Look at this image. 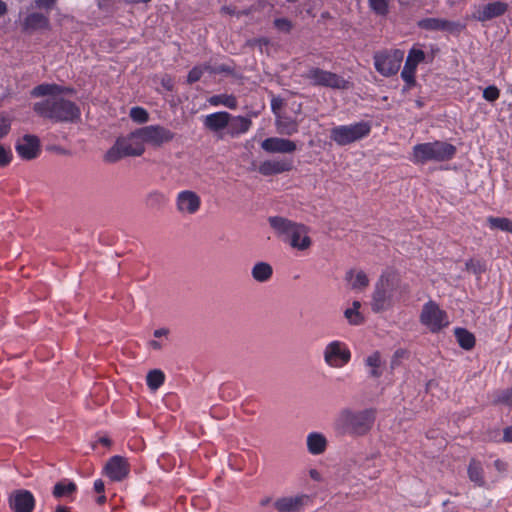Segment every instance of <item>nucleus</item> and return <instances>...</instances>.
<instances>
[{"mask_svg":"<svg viewBox=\"0 0 512 512\" xmlns=\"http://www.w3.org/2000/svg\"><path fill=\"white\" fill-rule=\"evenodd\" d=\"M65 89L57 84H40L33 88L34 97L47 98L34 104V111L41 117L54 122L73 123L80 119L81 110L77 104L63 97Z\"/></svg>","mask_w":512,"mask_h":512,"instance_id":"obj_1","label":"nucleus"},{"mask_svg":"<svg viewBox=\"0 0 512 512\" xmlns=\"http://www.w3.org/2000/svg\"><path fill=\"white\" fill-rule=\"evenodd\" d=\"M376 416L377 410L372 407L364 409L344 407L337 413L333 428L340 435L364 437L371 432Z\"/></svg>","mask_w":512,"mask_h":512,"instance_id":"obj_2","label":"nucleus"},{"mask_svg":"<svg viewBox=\"0 0 512 512\" xmlns=\"http://www.w3.org/2000/svg\"><path fill=\"white\" fill-rule=\"evenodd\" d=\"M268 222L277 238L292 249L306 251L311 247L309 228L304 224L282 216H271L268 218Z\"/></svg>","mask_w":512,"mask_h":512,"instance_id":"obj_3","label":"nucleus"},{"mask_svg":"<svg viewBox=\"0 0 512 512\" xmlns=\"http://www.w3.org/2000/svg\"><path fill=\"white\" fill-rule=\"evenodd\" d=\"M456 151L454 145L445 141L426 142L412 148L410 160L414 164L449 161L455 156Z\"/></svg>","mask_w":512,"mask_h":512,"instance_id":"obj_4","label":"nucleus"},{"mask_svg":"<svg viewBox=\"0 0 512 512\" xmlns=\"http://www.w3.org/2000/svg\"><path fill=\"white\" fill-rule=\"evenodd\" d=\"M402 292L400 278L397 274L392 272L382 274L372 296V310L381 312L388 309L397 294Z\"/></svg>","mask_w":512,"mask_h":512,"instance_id":"obj_5","label":"nucleus"},{"mask_svg":"<svg viewBox=\"0 0 512 512\" xmlns=\"http://www.w3.org/2000/svg\"><path fill=\"white\" fill-rule=\"evenodd\" d=\"M144 140L138 135V129L127 137L117 139L114 146L108 150L105 159L108 162H116L123 157L140 156L143 154Z\"/></svg>","mask_w":512,"mask_h":512,"instance_id":"obj_6","label":"nucleus"},{"mask_svg":"<svg viewBox=\"0 0 512 512\" xmlns=\"http://www.w3.org/2000/svg\"><path fill=\"white\" fill-rule=\"evenodd\" d=\"M371 132L368 121H359L348 125H338L330 130V139L339 146H346L367 137Z\"/></svg>","mask_w":512,"mask_h":512,"instance_id":"obj_7","label":"nucleus"},{"mask_svg":"<svg viewBox=\"0 0 512 512\" xmlns=\"http://www.w3.org/2000/svg\"><path fill=\"white\" fill-rule=\"evenodd\" d=\"M303 77L314 86H322L331 89H347L349 82L341 75L323 70L318 67L309 68Z\"/></svg>","mask_w":512,"mask_h":512,"instance_id":"obj_8","label":"nucleus"},{"mask_svg":"<svg viewBox=\"0 0 512 512\" xmlns=\"http://www.w3.org/2000/svg\"><path fill=\"white\" fill-rule=\"evenodd\" d=\"M404 53L401 50L381 51L374 55V67L384 77L395 75L401 66Z\"/></svg>","mask_w":512,"mask_h":512,"instance_id":"obj_9","label":"nucleus"},{"mask_svg":"<svg viewBox=\"0 0 512 512\" xmlns=\"http://www.w3.org/2000/svg\"><path fill=\"white\" fill-rule=\"evenodd\" d=\"M420 322L433 333L440 331L449 324L447 313L434 301H428L423 305Z\"/></svg>","mask_w":512,"mask_h":512,"instance_id":"obj_10","label":"nucleus"},{"mask_svg":"<svg viewBox=\"0 0 512 512\" xmlns=\"http://www.w3.org/2000/svg\"><path fill=\"white\" fill-rule=\"evenodd\" d=\"M323 357L329 367L342 368L350 361L351 352L344 342L334 340L325 346Z\"/></svg>","mask_w":512,"mask_h":512,"instance_id":"obj_11","label":"nucleus"},{"mask_svg":"<svg viewBox=\"0 0 512 512\" xmlns=\"http://www.w3.org/2000/svg\"><path fill=\"white\" fill-rule=\"evenodd\" d=\"M138 135L142 137L145 144L153 147H160L173 140L174 133L160 125H149L138 129Z\"/></svg>","mask_w":512,"mask_h":512,"instance_id":"obj_12","label":"nucleus"},{"mask_svg":"<svg viewBox=\"0 0 512 512\" xmlns=\"http://www.w3.org/2000/svg\"><path fill=\"white\" fill-rule=\"evenodd\" d=\"M508 4L501 1L490 2L475 8L472 17L479 22H487L504 15L508 11Z\"/></svg>","mask_w":512,"mask_h":512,"instance_id":"obj_13","label":"nucleus"},{"mask_svg":"<svg viewBox=\"0 0 512 512\" xmlns=\"http://www.w3.org/2000/svg\"><path fill=\"white\" fill-rule=\"evenodd\" d=\"M130 464L125 457L115 455L111 457L104 466V473L112 481H122L128 477Z\"/></svg>","mask_w":512,"mask_h":512,"instance_id":"obj_14","label":"nucleus"},{"mask_svg":"<svg viewBox=\"0 0 512 512\" xmlns=\"http://www.w3.org/2000/svg\"><path fill=\"white\" fill-rule=\"evenodd\" d=\"M201 206L200 196L191 190H183L177 194L176 208L179 213L193 215L197 213Z\"/></svg>","mask_w":512,"mask_h":512,"instance_id":"obj_15","label":"nucleus"},{"mask_svg":"<svg viewBox=\"0 0 512 512\" xmlns=\"http://www.w3.org/2000/svg\"><path fill=\"white\" fill-rule=\"evenodd\" d=\"M425 53L421 49L412 48L405 61V65L401 72L402 79L411 87L415 85V72L419 63L424 61Z\"/></svg>","mask_w":512,"mask_h":512,"instance_id":"obj_16","label":"nucleus"},{"mask_svg":"<svg viewBox=\"0 0 512 512\" xmlns=\"http://www.w3.org/2000/svg\"><path fill=\"white\" fill-rule=\"evenodd\" d=\"M418 28L426 31L460 32L464 27L455 21L443 18H423L417 22Z\"/></svg>","mask_w":512,"mask_h":512,"instance_id":"obj_17","label":"nucleus"},{"mask_svg":"<svg viewBox=\"0 0 512 512\" xmlns=\"http://www.w3.org/2000/svg\"><path fill=\"white\" fill-rule=\"evenodd\" d=\"M8 502L14 512H32L35 506L33 494L24 489L13 491L9 495Z\"/></svg>","mask_w":512,"mask_h":512,"instance_id":"obj_18","label":"nucleus"},{"mask_svg":"<svg viewBox=\"0 0 512 512\" xmlns=\"http://www.w3.org/2000/svg\"><path fill=\"white\" fill-rule=\"evenodd\" d=\"M15 150L24 160H32L40 153V140L35 135H25L17 140Z\"/></svg>","mask_w":512,"mask_h":512,"instance_id":"obj_19","label":"nucleus"},{"mask_svg":"<svg viewBox=\"0 0 512 512\" xmlns=\"http://www.w3.org/2000/svg\"><path fill=\"white\" fill-rule=\"evenodd\" d=\"M261 148L267 153H293L297 145L289 139L269 137L262 141Z\"/></svg>","mask_w":512,"mask_h":512,"instance_id":"obj_20","label":"nucleus"},{"mask_svg":"<svg viewBox=\"0 0 512 512\" xmlns=\"http://www.w3.org/2000/svg\"><path fill=\"white\" fill-rule=\"evenodd\" d=\"M308 500L307 495L289 496L276 500L274 505L279 512H300Z\"/></svg>","mask_w":512,"mask_h":512,"instance_id":"obj_21","label":"nucleus"},{"mask_svg":"<svg viewBox=\"0 0 512 512\" xmlns=\"http://www.w3.org/2000/svg\"><path fill=\"white\" fill-rule=\"evenodd\" d=\"M230 123V113L226 111H220L208 114L203 119V125L206 129L212 132H219L223 129H227V125Z\"/></svg>","mask_w":512,"mask_h":512,"instance_id":"obj_22","label":"nucleus"},{"mask_svg":"<svg viewBox=\"0 0 512 512\" xmlns=\"http://www.w3.org/2000/svg\"><path fill=\"white\" fill-rule=\"evenodd\" d=\"M292 163L287 160L273 159L262 162L258 168L260 174L270 176L290 171Z\"/></svg>","mask_w":512,"mask_h":512,"instance_id":"obj_23","label":"nucleus"},{"mask_svg":"<svg viewBox=\"0 0 512 512\" xmlns=\"http://www.w3.org/2000/svg\"><path fill=\"white\" fill-rule=\"evenodd\" d=\"M252 125V121L244 116H232L230 114V123L227 125V133L231 137H237L246 133Z\"/></svg>","mask_w":512,"mask_h":512,"instance_id":"obj_24","label":"nucleus"},{"mask_svg":"<svg viewBox=\"0 0 512 512\" xmlns=\"http://www.w3.org/2000/svg\"><path fill=\"white\" fill-rule=\"evenodd\" d=\"M468 478L478 487H486L487 482L484 477V468L482 463L472 458L467 467Z\"/></svg>","mask_w":512,"mask_h":512,"instance_id":"obj_25","label":"nucleus"},{"mask_svg":"<svg viewBox=\"0 0 512 512\" xmlns=\"http://www.w3.org/2000/svg\"><path fill=\"white\" fill-rule=\"evenodd\" d=\"M307 449L312 455H320L325 452L328 441L320 432H311L307 435Z\"/></svg>","mask_w":512,"mask_h":512,"instance_id":"obj_26","label":"nucleus"},{"mask_svg":"<svg viewBox=\"0 0 512 512\" xmlns=\"http://www.w3.org/2000/svg\"><path fill=\"white\" fill-rule=\"evenodd\" d=\"M49 27V18L38 12L30 13L23 21L24 30H38Z\"/></svg>","mask_w":512,"mask_h":512,"instance_id":"obj_27","label":"nucleus"},{"mask_svg":"<svg viewBox=\"0 0 512 512\" xmlns=\"http://www.w3.org/2000/svg\"><path fill=\"white\" fill-rule=\"evenodd\" d=\"M275 126L279 134L286 136L294 135L299 130L298 122L286 116H277Z\"/></svg>","mask_w":512,"mask_h":512,"instance_id":"obj_28","label":"nucleus"},{"mask_svg":"<svg viewBox=\"0 0 512 512\" xmlns=\"http://www.w3.org/2000/svg\"><path fill=\"white\" fill-rule=\"evenodd\" d=\"M251 275L256 282H268L273 275V268L267 262H257L251 269Z\"/></svg>","mask_w":512,"mask_h":512,"instance_id":"obj_29","label":"nucleus"},{"mask_svg":"<svg viewBox=\"0 0 512 512\" xmlns=\"http://www.w3.org/2000/svg\"><path fill=\"white\" fill-rule=\"evenodd\" d=\"M77 490L76 484L68 479L57 482L53 488V496L56 498L70 497Z\"/></svg>","mask_w":512,"mask_h":512,"instance_id":"obj_30","label":"nucleus"},{"mask_svg":"<svg viewBox=\"0 0 512 512\" xmlns=\"http://www.w3.org/2000/svg\"><path fill=\"white\" fill-rule=\"evenodd\" d=\"M361 303L359 301H354L352 307L347 308L344 311V317L347 319L348 323L351 325H361L364 322V317L360 313Z\"/></svg>","mask_w":512,"mask_h":512,"instance_id":"obj_31","label":"nucleus"},{"mask_svg":"<svg viewBox=\"0 0 512 512\" xmlns=\"http://www.w3.org/2000/svg\"><path fill=\"white\" fill-rule=\"evenodd\" d=\"M455 336L459 345L466 350H470L475 345V337L472 333L464 328H456Z\"/></svg>","mask_w":512,"mask_h":512,"instance_id":"obj_32","label":"nucleus"},{"mask_svg":"<svg viewBox=\"0 0 512 512\" xmlns=\"http://www.w3.org/2000/svg\"><path fill=\"white\" fill-rule=\"evenodd\" d=\"M208 103L212 106H220L223 105L230 109H236L237 100L233 95L220 94L213 95L208 99Z\"/></svg>","mask_w":512,"mask_h":512,"instance_id":"obj_33","label":"nucleus"},{"mask_svg":"<svg viewBox=\"0 0 512 512\" xmlns=\"http://www.w3.org/2000/svg\"><path fill=\"white\" fill-rule=\"evenodd\" d=\"M164 380L165 375L159 369L149 371L146 377L147 385L153 391L157 390L164 383Z\"/></svg>","mask_w":512,"mask_h":512,"instance_id":"obj_34","label":"nucleus"},{"mask_svg":"<svg viewBox=\"0 0 512 512\" xmlns=\"http://www.w3.org/2000/svg\"><path fill=\"white\" fill-rule=\"evenodd\" d=\"M353 275V271H349L346 276L347 279L352 281L351 286L353 289L362 290L368 286L369 279L363 271H358L354 278Z\"/></svg>","mask_w":512,"mask_h":512,"instance_id":"obj_35","label":"nucleus"},{"mask_svg":"<svg viewBox=\"0 0 512 512\" xmlns=\"http://www.w3.org/2000/svg\"><path fill=\"white\" fill-rule=\"evenodd\" d=\"M365 363L370 368V376L374 378H378L381 376V371L379 369L381 364L379 352H374L371 355H369L366 358Z\"/></svg>","mask_w":512,"mask_h":512,"instance_id":"obj_36","label":"nucleus"},{"mask_svg":"<svg viewBox=\"0 0 512 512\" xmlns=\"http://www.w3.org/2000/svg\"><path fill=\"white\" fill-rule=\"evenodd\" d=\"M370 10L381 17H385L389 13V0H368Z\"/></svg>","mask_w":512,"mask_h":512,"instance_id":"obj_37","label":"nucleus"},{"mask_svg":"<svg viewBox=\"0 0 512 512\" xmlns=\"http://www.w3.org/2000/svg\"><path fill=\"white\" fill-rule=\"evenodd\" d=\"M487 221L492 229H499L512 233V221L508 218L489 217Z\"/></svg>","mask_w":512,"mask_h":512,"instance_id":"obj_38","label":"nucleus"},{"mask_svg":"<svg viewBox=\"0 0 512 512\" xmlns=\"http://www.w3.org/2000/svg\"><path fill=\"white\" fill-rule=\"evenodd\" d=\"M130 117L137 123H145L148 121V112L142 107H133L130 110Z\"/></svg>","mask_w":512,"mask_h":512,"instance_id":"obj_39","label":"nucleus"},{"mask_svg":"<svg viewBox=\"0 0 512 512\" xmlns=\"http://www.w3.org/2000/svg\"><path fill=\"white\" fill-rule=\"evenodd\" d=\"M494 402L512 406V387L498 391L495 394Z\"/></svg>","mask_w":512,"mask_h":512,"instance_id":"obj_40","label":"nucleus"},{"mask_svg":"<svg viewBox=\"0 0 512 512\" xmlns=\"http://www.w3.org/2000/svg\"><path fill=\"white\" fill-rule=\"evenodd\" d=\"M208 69H209V66H207V65L195 66L188 73L187 82L190 84L197 82L202 77L204 71H206Z\"/></svg>","mask_w":512,"mask_h":512,"instance_id":"obj_41","label":"nucleus"},{"mask_svg":"<svg viewBox=\"0 0 512 512\" xmlns=\"http://www.w3.org/2000/svg\"><path fill=\"white\" fill-rule=\"evenodd\" d=\"M167 201L165 195L161 192L154 191L148 194L147 204L150 206H161Z\"/></svg>","mask_w":512,"mask_h":512,"instance_id":"obj_42","label":"nucleus"},{"mask_svg":"<svg viewBox=\"0 0 512 512\" xmlns=\"http://www.w3.org/2000/svg\"><path fill=\"white\" fill-rule=\"evenodd\" d=\"M500 96V90L495 85H490L483 90V98L489 102H495Z\"/></svg>","mask_w":512,"mask_h":512,"instance_id":"obj_43","label":"nucleus"},{"mask_svg":"<svg viewBox=\"0 0 512 512\" xmlns=\"http://www.w3.org/2000/svg\"><path fill=\"white\" fill-rule=\"evenodd\" d=\"M11 128V120L8 116L0 114V139L6 136Z\"/></svg>","mask_w":512,"mask_h":512,"instance_id":"obj_44","label":"nucleus"},{"mask_svg":"<svg viewBox=\"0 0 512 512\" xmlns=\"http://www.w3.org/2000/svg\"><path fill=\"white\" fill-rule=\"evenodd\" d=\"M274 26L282 32L288 33L292 29V23L287 18H277L274 20Z\"/></svg>","mask_w":512,"mask_h":512,"instance_id":"obj_45","label":"nucleus"},{"mask_svg":"<svg viewBox=\"0 0 512 512\" xmlns=\"http://www.w3.org/2000/svg\"><path fill=\"white\" fill-rule=\"evenodd\" d=\"M12 160V152L0 145V167L7 166Z\"/></svg>","mask_w":512,"mask_h":512,"instance_id":"obj_46","label":"nucleus"},{"mask_svg":"<svg viewBox=\"0 0 512 512\" xmlns=\"http://www.w3.org/2000/svg\"><path fill=\"white\" fill-rule=\"evenodd\" d=\"M376 457H377V455H376V454H372L370 457H368V458L366 459L367 465H366V464L361 465V467H362V469H363V472H362V473H363V475H364L365 477H368V478H370V479H375V478H377V477L379 476V474H380L379 470H375V471H374V472H372V473L367 472L368 467H369V462H371V461L375 460V459H376Z\"/></svg>","mask_w":512,"mask_h":512,"instance_id":"obj_47","label":"nucleus"},{"mask_svg":"<svg viewBox=\"0 0 512 512\" xmlns=\"http://www.w3.org/2000/svg\"><path fill=\"white\" fill-rule=\"evenodd\" d=\"M56 0H35L38 8L50 9L55 4Z\"/></svg>","mask_w":512,"mask_h":512,"instance_id":"obj_48","label":"nucleus"},{"mask_svg":"<svg viewBox=\"0 0 512 512\" xmlns=\"http://www.w3.org/2000/svg\"><path fill=\"white\" fill-rule=\"evenodd\" d=\"M493 466L500 473H503L507 470V464L500 459L495 460Z\"/></svg>","mask_w":512,"mask_h":512,"instance_id":"obj_49","label":"nucleus"},{"mask_svg":"<svg viewBox=\"0 0 512 512\" xmlns=\"http://www.w3.org/2000/svg\"><path fill=\"white\" fill-rule=\"evenodd\" d=\"M161 83L162 85L167 89V90H172L173 88V80L171 77L169 76H164L161 80Z\"/></svg>","mask_w":512,"mask_h":512,"instance_id":"obj_50","label":"nucleus"},{"mask_svg":"<svg viewBox=\"0 0 512 512\" xmlns=\"http://www.w3.org/2000/svg\"><path fill=\"white\" fill-rule=\"evenodd\" d=\"M104 489H105V485H104V482L101 479H97V480L94 481V490L97 493L104 492Z\"/></svg>","mask_w":512,"mask_h":512,"instance_id":"obj_51","label":"nucleus"},{"mask_svg":"<svg viewBox=\"0 0 512 512\" xmlns=\"http://www.w3.org/2000/svg\"><path fill=\"white\" fill-rule=\"evenodd\" d=\"M503 440L505 442H511L512 443V426L507 427L506 429H504Z\"/></svg>","mask_w":512,"mask_h":512,"instance_id":"obj_52","label":"nucleus"},{"mask_svg":"<svg viewBox=\"0 0 512 512\" xmlns=\"http://www.w3.org/2000/svg\"><path fill=\"white\" fill-rule=\"evenodd\" d=\"M153 334L154 337L160 338L162 336H166L168 334V330L165 328L156 329Z\"/></svg>","mask_w":512,"mask_h":512,"instance_id":"obj_53","label":"nucleus"},{"mask_svg":"<svg viewBox=\"0 0 512 512\" xmlns=\"http://www.w3.org/2000/svg\"><path fill=\"white\" fill-rule=\"evenodd\" d=\"M7 10V4L4 1L0 0V17L5 15L7 13Z\"/></svg>","mask_w":512,"mask_h":512,"instance_id":"obj_54","label":"nucleus"},{"mask_svg":"<svg viewBox=\"0 0 512 512\" xmlns=\"http://www.w3.org/2000/svg\"><path fill=\"white\" fill-rule=\"evenodd\" d=\"M149 345H150V347H152L155 350H159L162 347L161 343L159 341H156V340L150 341Z\"/></svg>","mask_w":512,"mask_h":512,"instance_id":"obj_55","label":"nucleus"},{"mask_svg":"<svg viewBox=\"0 0 512 512\" xmlns=\"http://www.w3.org/2000/svg\"><path fill=\"white\" fill-rule=\"evenodd\" d=\"M99 442H100L101 444H103L104 446H109V445H110V443H111V441H110L108 438H106V437H102V438H100Z\"/></svg>","mask_w":512,"mask_h":512,"instance_id":"obj_56","label":"nucleus"},{"mask_svg":"<svg viewBox=\"0 0 512 512\" xmlns=\"http://www.w3.org/2000/svg\"><path fill=\"white\" fill-rule=\"evenodd\" d=\"M271 501V498L270 497H266V498H263L261 501H260V505L261 506H266L270 503Z\"/></svg>","mask_w":512,"mask_h":512,"instance_id":"obj_57","label":"nucleus"},{"mask_svg":"<svg viewBox=\"0 0 512 512\" xmlns=\"http://www.w3.org/2000/svg\"><path fill=\"white\" fill-rule=\"evenodd\" d=\"M56 512H70V511H69V508H67L65 506H58L56 508Z\"/></svg>","mask_w":512,"mask_h":512,"instance_id":"obj_58","label":"nucleus"},{"mask_svg":"<svg viewBox=\"0 0 512 512\" xmlns=\"http://www.w3.org/2000/svg\"><path fill=\"white\" fill-rule=\"evenodd\" d=\"M271 106H272L273 111H275L276 108L279 106L278 101L276 99H273L272 103H271Z\"/></svg>","mask_w":512,"mask_h":512,"instance_id":"obj_59","label":"nucleus"},{"mask_svg":"<svg viewBox=\"0 0 512 512\" xmlns=\"http://www.w3.org/2000/svg\"><path fill=\"white\" fill-rule=\"evenodd\" d=\"M105 500H106V497H105L104 495H102V496L98 497L97 502H98L99 504H102V503H104V502H105Z\"/></svg>","mask_w":512,"mask_h":512,"instance_id":"obj_60","label":"nucleus"},{"mask_svg":"<svg viewBox=\"0 0 512 512\" xmlns=\"http://www.w3.org/2000/svg\"><path fill=\"white\" fill-rule=\"evenodd\" d=\"M316 475H317V472H316V471H311V476H312L313 478H316Z\"/></svg>","mask_w":512,"mask_h":512,"instance_id":"obj_61","label":"nucleus"}]
</instances>
